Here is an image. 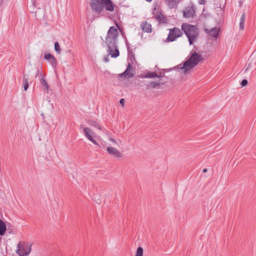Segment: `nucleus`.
Instances as JSON below:
<instances>
[{
	"label": "nucleus",
	"mask_w": 256,
	"mask_h": 256,
	"mask_svg": "<svg viewBox=\"0 0 256 256\" xmlns=\"http://www.w3.org/2000/svg\"><path fill=\"white\" fill-rule=\"evenodd\" d=\"M90 5L92 10L96 14H100L104 8L109 12L114 10V6L111 0H90Z\"/></svg>",
	"instance_id": "nucleus-1"
},
{
	"label": "nucleus",
	"mask_w": 256,
	"mask_h": 256,
	"mask_svg": "<svg viewBox=\"0 0 256 256\" xmlns=\"http://www.w3.org/2000/svg\"><path fill=\"white\" fill-rule=\"evenodd\" d=\"M202 60V56L196 52H194L190 58L180 68L184 73L195 67Z\"/></svg>",
	"instance_id": "nucleus-2"
},
{
	"label": "nucleus",
	"mask_w": 256,
	"mask_h": 256,
	"mask_svg": "<svg viewBox=\"0 0 256 256\" xmlns=\"http://www.w3.org/2000/svg\"><path fill=\"white\" fill-rule=\"evenodd\" d=\"M182 30L188 38L190 44H192L198 36V30L196 26L184 23L182 25Z\"/></svg>",
	"instance_id": "nucleus-3"
},
{
	"label": "nucleus",
	"mask_w": 256,
	"mask_h": 256,
	"mask_svg": "<svg viewBox=\"0 0 256 256\" xmlns=\"http://www.w3.org/2000/svg\"><path fill=\"white\" fill-rule=\"evenodd\" d=\"M118 35V32L117 28L114 26L110 27L108 31L107 36L106 38V42L108 47H114V44H116L117 42Z\"/></svg>",
	"instance_id": "nucleus-4"
},
{
	"label": "nucleus",
	"mask_w": 256,
	"mask_h": 256,
	"mask_svg": "<svg viewBox=\"0 0 256 256\" xmlns=\"http://www.w3.org/2000/svg\"><path fill=\"white\" fill-rule=\"evenodd\" d=\"M31 244L24 242H20L17 246L16 253L20 256H28L31 251Z\"/></svg>",
	"instance_id": "nucleus-5"
},
{
	"label": "nucleus",
	"mask_w": 256,
	"mask_h": 256,
	"mask_svg": "<svg viewBox=\"0 0 256 256\" xmlns=\"http://www.w3.org/2000/svg\"><path fill=\"white\" fill-rule=\"evenodd\" d=\"M183 34L182 32L178 28H174L169 30V34L166 38L168 42H174L176 38L181 37Z\"/></svg>",
	"instance_id": "nucleus-6"
},
{
	"label": "nucleus",
	"mask_w": 256,
	"mask_h": 256,
	"mask_svg": "<svg viewBox=\"0 0 256 256\" xmlns=\"http://www.w3.org/2000/svg\"><path fill=\"white\" fill-rule=\"evenodd\" d=\"M81 128L83 129V131L86 137L94 144L100 146L99 144L94 140L96 137L94 132L88 127H84L83 125L80 126Z\"/></svg>",
	"instance_id": "nucleus-7"
},
{
	"label": "nucleus",
	"mask_w": 256,
	"mask_h": 256,
	"mask_svg": "<svg viewBox=\"0 0 256 256\" xmlns=\"http://www.w3.org/2000/svg\"><path fill=\"white\" fill-rule=\"evenodd\" d=\"M106 151L110 156L115 158H120L123 156L122 153L114 147L108 146Z\"/></svg>",
	"instance_id": "nucleus-8"
},
{
	"label": "nucleus",
	"mask_w": 256,
	"mask_h": 256,
	"mask_svg": "<svg viewBox=\"0 0 256 256\" xmlns=\"http://www.w3.org/2000/svg\"><path fill=\"white\" fill-rule=\"evenodd\" d=\"M134 76V70L130 63H128L126 70L122 73L119 74V77L125 76L128 78H132Z\"/></svg>",
	"instance_id": "nucleus-9"
},
{
	"label": "nucleus",
	"mask_w": 256,
	"mask_h": 256,
	"mask_svg": "<svg viewBox=\"0 0 256 256\" xmlns=\"http://www.w3.org/2000/svg\"><path fill=\"white\" fill-rule=\"evenodd\" d=\"M204 31L206 34H208L211 38H216L220 30L216 27H214L210 30L206 28L204 29Z\"/></svg>",
	"instance_id": "nucleus-10"
},
{
	"label": "nucleus",
	"mask_w": 256,
	"mask_h": 256,
	"mask_svg": "<svg viewBox=\"0 0 256 256\" xmlns=\"http://www.w3.org/2000/svg\"><path fill=\"white\" fill-rule=\"evenodd\" d=\"M140 28L144 32L150 33L152 32V25L146 22H142L140 25Z\"/></svg>",
	"instance_id": "nucleus-11"
},
{
	"label": "nucleus",
	"mask_w": 256,
	"mask_h": 256,
	"mask_svg": "<svg viewBox=\"0 0 256 256\" xmlns=\"http://www.w3.org/2000/svg\"><path fill=\"white\" fill-rule=\"evenodd\" d=\"M108 53L112 58H116L119 56V51L116 44H114V48L108 47Z\"/></svg>",
	"instance_id": "nucleus-12"
},
{
	"label": "nucleus",
	"mask_w": 256,
	"mask_h": 256,
	"mask_svg": "<svg viewBox=\"0 0 256 256\" xmlns=\"http://www.w3.org/2000/svg\"><path fill=\"white\" fill-rule=\"evenodd\" d=\"M194 14V10L193 6H188L186 8L184 12V16L188 18L192 17Z\"/></svg>",
	"instance_id": "nucleus-13"
},
{
	"label": "nucleus",
	"mask_w": 256,
	"mask_h": 256,
	"mask_svg": "<svg viewBox=\"0 0 256 256\" xmlns=\"http://www.w3.org/2000/svg\"><path fill=\"white\" fill-rule=\"evenodd\" d=\"M181 0H164L166 5L170 9L176 7Z\"/></svg>",
	"instance_id": "nucleus-14"
},
{
	"label": "nucleus",
	"mask_w": 256,
	"mask_h": 256,
	"mask_svg": "<svg viewBox=\"0 0 256 256\" xmlns=\"http://www.w3.org/2000/svg\"><path fill=\"white\" fill-rule=\"evenodd\" d=\"M156 19L160 23H166V18L163 15L161 12H158L155 16Z\"/></svg>",
	"instance_id": "nucleus-15"
},
{
	"label": "nucleus",
	"mask_w": 256,
	"mask_h": 256,
	"mask_svg": "<svg viewBox=\"0 0 256 256\" xmlns=\"http://www.w3.org/2000/svg\"><path fill=\"white\" fill-rule=\"evenodd\" d=\"M6 224L0 219V236H4L6 232Z\"/></svg>",
	"instance_id": "nucleus-16"
},
{
	"label": "nucleus",
	"mask_w": 256,
	"mask_h": 256,
	"mask_svg": "<svg viewBox=\"0 0 256 256\" xmlns=\"http://www.w3.org/2000/svg\"><path fill=\"white\" fill-rule=\"evenodd\" d=\"M87 123L90 126H92L95 127L96 128H98L99 130H101L102 129L100 124L97 122H96V120H87Z\"/></svg>",
	"instance_id": "nucleus-17"
},
{
	"label": "nucleus",
	"mask_w": 256,
	"mask_h": 256,
	"mask_svg": "<svg viewBox=\"0 0 256 256\" xmlns=\"http://www.w3.org/2000/svg\"><path fill=\"white\" fill-rule=\"evenodd\" d=\"M28 76L26 75H24L22 78V84L24 90L26 91L28 88Z\"/></svg>",
	"instance_id": "nucleus-18"
},
{
	"label": "nucleus",
	"mask_w": 256,
	"mask_h": 256,
	"mask_svg": "<svg viewBox=\"0 0 256 256\" xmlns=\"http://www.w3.org/2000/svg\"><path fill=\"white\" fill-rule=\"evenodd\" d=\"M40 82L42 86V89L44 90H48L49 86L47 84L46 80L44 78H42Z\"/></svg>",
	"instance_id": "nucleus-19"
},
{
	"label": "nucleus",
	"mask_w": 256,
	"mask_h": 256,
	"mask_svg": "<svg viewBox=\"0 0 256 256\" xmlns=\"http://www.w3.org/2000/svg\"><path fill=\"white\" fill-rule=\"evenodd\" d=\"M244 21H245V14L244 13L241 17L240 22V30H243L244 28Z\"/></svg>",
	"instance_id": "nucleus-20"
},
{
	"label": "nucleus",
	"mask_w": 256,
	"mask_h": 256,
	"mask_svg": "<svg viewBox=\"0 0 256 256\" xmlns=\"http://www.w3.org/2000/svg\"><path fill=\"white\" fill-rule=\"evenodd\" d=\"M160 76L158 75L155 72H148L144 74L145 78H154L156 77L159 78Z\"/></svg>",
	"instance_id": "nucleus-21"
},
{
	"label": "nucleus",
	"mask_w": 256,
	"mask_h": 256,
	"mask_svg": "<svg viewBox=\"0 0 256 256\" xmlns=\"http://www.w3.org/2000/svg\"><path fill=\"white\" fill-rule=\"evenodd\" d=\"M135 256H143V249L142 247L137 248Z\"/></svg>",
	"instance_id": "nucleus-22"
},
{
	"label": "nucleus",
	"mask_w": 256,
	"mask_h": 256,
	"mask_svg": "<svg viewBox=\"0 0 256 256\" xmlns=\"http://www.w3.org/2000/svg\"><path fill=\"white\" fill-rule=\"evenodd\" d=\"M50 62L52 66L54 68H56L57 65V60L56 58L53 56L52 58L50 60Z\"/></svg>",
	"instance_id": "nucleus-23"
},
{
	"label": "nucleus",
	"mask_w": 256,
	"mask_h": 256,
	"mask_svg": "<svg viewBox=\"0 0 256 256\" xmlns=\"http://www.w3.org/2000/svg\"><path fill=\"white\" fill-rule=\"evenodd\" d=\"M54 50L58 54L60 53V48L58 42H57L54 43Z\"/></svg>",
	"instance_id": "nucleus-24"
},
{
	"label": "nucleus",
	"mask_w": 256,
	"mask_h": 256,
	"mask_svg": "<svg viewBox=\"0 0 256 256\" xmlns=\"http://www.w3.org/2000/svg\"><path fill=\"white\" fill-rule=\"evenodd\" d=\"M160 83L156 82H151L150 84H148V86L152 88H156L157 86H160Z\"/></svg>",
	"instance_id": "nucleus-25"
},
{
	"label": "nucleus",
	"mask_w": 256,
	"mask_h": 256,
	"mask_svg": "<svg viewBox=\"0 0 256 256\" xmlns=\"http://www.w3.org/2000/svg\"><path fill=\"white\" fill-rule=\"evenodd\" d=\"M54 56L50 54H46L44 55V58L46 60H50Z\"/></svg>",
	"instance_id": "nucleus-26"
},
{
	"label": "nucleus",
	"mask_w": 256,
	"mask_h": 256,
	"mask_svg": "<svg viewBox=\"0 0 256 256\" xmlns=\"http://www.w3.org/2000/svg\"><path fill=\"white\" fill-rule=\"evenodd\" d=\"M248 83V82L246 80H243L240 83V85L242 86H244L247 85Z\"/></svg>",
	"instance_id": "nucleus-27"
},
{
	"label": "nucleus",
	"mask_w": 256,
	"mask_h": 256,
	"mask_svg": "<svg viewBox=\"0 0 256 256\" xmlns=\"http://www.w3.org/2000/svg\"><path fill=\"white\" fill-rule=\"evenodd\" d=\"M250 64H248V66L246 64V66H244V72H247L249 68H250Z\"/></svg>",
	"instance_id": "nucleus-28"
},
{
	"label": "nucleus",
	"mask_w": 256,
	"mask_h": 256,
	"mask_svg": "<svg viewBox=\"0 0 256 256\" xmlns=\"http://www.w3.org/2000/svg\"><path fill=\"white\" fill-rule=\"evenodd\" d=\"M120 104L122 105V107H124V103H125L124 99V98L120 99Z\"/></svg>",
	"instance_id": "nucleus-29"
},
{
	"label": "nucleus",
	"mask_w": 256,
	"mask_h": 256,
	"mask_svg": "<svg viewBox=\"0 0 256 256\" xmlns=\"http://www.w3.org/2000/svg\"><path fill=\"white\" fill-rule=\"evenodd\" d=\"M198 0V3L200 4H205V2H206L205 0Z\"/></svg>",
	"instance_id": "nucleus-30"
},
{
	"label": "nucleus",
	"mask_w": 256,
	"mask_h": 256,
	"mask_svg": "<svg viewBox=\"0 0 256 256\" xmlns=\"http://www.w3.org/2000/svg\"><path fill=\"white\" fill-rule=\"evenodd\" d=\"M110 140L114 144H117L116 141L113 138H110Z\"/></svg>",
	"instance_id": "nucleus-31"
},
{
	"label": "nucleus",
	"mask_w": 256,
	"mask_h": 256,
	"mask_svg": "<svg viewBox=\"0 0 256 256\" xmlns=\"http://www.w3.org/2000/svg\"><path fill=\"white\" fill-rule=\"evenodd\" d=\"M207 171H208V170L206 168H204L202 172H207Z\"/></svg>",
	"instance_id": "nucleus-32"
},
{
	"label": "nucleus",
	"mask_w": 256,
	"mask_h": 256,
	"mask_svg": "<svg viewBox=\"0 0 256 256\" xmlns=\"http://www.w3.org/2000/svg\"><path fill=\"white\" fill-rule=\"evenodd\" d=\"M146 2H152V0H146Z\"/></svg>",
	"instance_id": "nucleus-33"
},
{
	"label": "nucleus",
	"mask_w": 256,
	"mask_h": 256,
	"mask_svg": "<svg viewBox=\"0 0 256 256\" xmlns=\"http://www.w3.org/2000/svg\"><path fill=\"white\" fill-rule=\"evenodd\" d=\"M105 61L106 62H107L108 61V59L106 58H105Z\"/></svg>",
	"instance_id": "nucleus-34"
}]
</instances>
